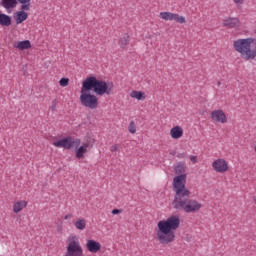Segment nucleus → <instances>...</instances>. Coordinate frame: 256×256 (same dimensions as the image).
<instances>
[{"label":"nucleus","mask_w":256,"mask_h":256,"mask_svg":"<svg viewBox=\"0 0 256 256\" xmlns=\"http://www.w3.org/2000/svg\"><path fill=\"white\" fill-rule=\"evenodd\" d=\"M130 97H132V99H137L138 101H143V99H145V93L134 90L130 93Z\"/></svg>","instance_id":"obj_20"},{"label":"nucleus","mask_w":256,"mask_h":256,"mask_svg":"<svg viewBox=\"0 0 256 256\" xmlns=\"http://www.w3.org/2000/svg\"><path fill=\"white\" fill-rule=\"evenodd\" d=\"M84 89L93 90L95 94L103 97V95H111L113 93V82L98 80L94 76L87 77L83 82Z\"/></svg>","instance_id":"obj_3"},{"label":"nucleus","mask_w":256,"mask_h":256,"mask_svg":"<svg viewBox=\"0 0 256 256\" xmlns=\"http://www.w3.org/2000/svg\"><path fill=\"white\" fill-rule=\"evenodd\" d=\"M27 17H29V14H27V12H25V10L16 12V15L14 16L16 25H21V23H23V21H27Z\"/></svg>","instance_id":"obj_13"},{"label":"nucleus","mask_w":256,"mask_h":256,"mask_svg":"<svg viewBox=\"0 0 256 256\" xmlns=\"http://www.w3.org/2000/svg\"><path fill=\"white\" fill-rule=\"evenodd\" d=\"M57 108V102L53 101L52 105L50 106L51 111H55V109Z\"/></svg>","instance_id":"obj_27"},{"label":"nucleus","mask_w":256,"mask_h":256,"mask_svg":"<svg viewBox=\"0 0 256 256\" xmlns=\"http://www.w3.org/2000/svg\"><path fill=\"white\" fill-rule=\"evenodd\" d=\"M118 43L121 49H125V47L129 45V34H125L122 38H120Z\"/></svg>","instance_id":"obj_22"},{"label":"nucleus","mask_w":256,"mask_h":256,"mask_svg":"<svg viewBox=\"0 0 256 256\" xmlns=\"http://www.w3.org/2000/svg\"><path fill=\"white\" fill-rule=\"evenodd\" d=\"M0 5L4 9H15L17 7V0H1Z\"/></svg>","instance_id":"obj_17"},{"label":"nucleus","mask_w":256,"mask_h":256,"mask_svg":"<svg viewBox=\"0 0 256 256\" xmlns=\"http://www.w3.org/2000/svg\"><path fill=\"white\" fill-rule=\"evenodd\" d=\"M190 161L192 163H197V156H190Z\"/></svg>","instance_id":"obj_29"},{"label":"nucleus","mask_w":256,"mask_h":256,"mask_svg":"<svg viewBox=\"0 0 256 256\" xmlns=\"http://www.w3.org/2000/svg\"><path fill=\"white\" fill-rule=\"evenodd\" d=\"M87 149H89V143H83L76 150V157H77V159H83V157H85V153H87Z\"/></svg>","instance_id":"obj_15"},{"label":"nucleus","mask_w":256,"mask_h":256,"mask_svg":"<svg viewBox=\"0 0 256 256\" xmlns=\"http://www.w3.org/2000/svg\"><path fill=\"white\" fill-rule=\"evenodd\" d=\"M89 91L91 90L85 88V84L82 83V88L80 90V103L87 109H97V107H99V98L94 94L89 93Z\"/></svg>","instance_id":"obj_5"},{"label":"nucleus","mask_w":256,"mask_h":256,"mask_svg":"<svg viewBox=\"0 0 256 256\" xmlns=\"http://www.w3.org/2000/svg\"><path fill=\"white\" fill-rule=\"evenodd\" d=\"M86 249L89 253H99L101 251V243L95 240H87Z\"/></svg>","instance_id":"obj_11"},{"label":"nucleus","mask_w":256,"mask_h":256,"mask_svg":"<svg viewBox=\"0 0 256 256\" xmlns=\"http://www.w3.org/2000/svg\"><path fill=\"white\" fill-rule=\"evenodd\" d=\"M0 25L2 27H9L11 25V16L0 13Z\"/></svg>","instance_id":"obj_18"},{"label":"nucleus","mask_w":256,"mask_h":256,"mask_svg":"<svg viewBox=\"0 0 256 256\" xmlns=\"http://www.w3.org/2000/svg\"><path fill=\"white\" fill-rule=\"evenodd\" d=\"M128 131L129 133H132V135H135L137 133V127L135 126V122L131 121L129 126H128Z\"/></svg>","instance_id":"obj_25"},{"label":"nucleus","mask_w":256,"mask_h":256,"mask_svg":"<svg viewBox=\"0 0 256 256\" xmlns=\"http://www.w3.org/2000/svg\"><path fill=\"white\" fill-rule=\"evenodd\" d=\"M59 83L61 87H67V85H69V78H62Z\"/></svg>","instance_id":"obj_26"},{"label":"nucleus","mask_w":256,"mask_h":256,"mask_svg":"<svg viewBox=\"0 0 256 256\" xmlns=\"http://www.w3.org/2000/svg\"><path fill=\"white\" fill-rule=\"evenodd\" d=\"M14 47L16 49H19L20 51H25V49H31V41L24 40V41L16 42L14 44Z\"/></svg>","instance_id":"obj_16"},{"label":"nucleus","mask_w":256,"mask_h":256,"mask_svg":"<svg viewBox=\"0 0 256 256\" xmlns=\"http://www.w3.org/2000/svg\"><path fill=\"white\" fill-rule=\"evenodd\" d=\"M66 253L64 256H83V247L77 236H70L67 241Z\"/></svg>","instance_id":"obj_6"},{"label":"nucleus","mask_w":256,"mask_h":256,"mask_svg":"<svg viewBox=\"0 0 256 256\" xmlns=\"http://www.w3.org/2000/svg\"><path fill=\"white\" fill-rule=\"evenodd\" d=\"M240 25L241 22L239 21V18H226L223 20V27H227L228 29H235Z\"/></svg>","instance_id":"obj_12"},{"label":"nucleus","mask_w":256,"mask_h":256,"mask_svg":"<svg viewBox=\"0 0 256 256\" xmlns=\"http://www.w3.org/2000/svg\"><path fill=\"white\" fill-rule=\"evenodd\" d=\"M175 173H176V175H179L178 177H180V175H185V176L187 177L186 174H183V173H185V165L179 163V164L175 167Z\"/></svg>","instance_id":"obj_24"},{"label":"nucleus","mask_w":256,"mask_h":256,"mask_svg":"<svg viewBox=\"0 0 256 256\" xmlns=\"http://www.w3.org/2000/svg\"><path fill=\"white\" fill-rule=\"evenodd\" d=\"M211 119L216 123H227V115L223 110H214L211 112Z\"/></svg>","instance_id":"obj_10"},{"label":"nucleus","mask_w":256,"mask_h":256,"mask_svg":"<svg viewBox=\"0 0 256 256\" xmlns=\"http://www.w3.org/2000/svg\"><path fill=\"white\" fill-rule=\"evenodd\" d=\"M123 210H119V209H114L112 210V215H119V213H122Z\"/></svg>","instance_id":"obj_28"},{"label":"nucleus","mask_w":256,"mask_h":256,"mask_svg":"<svg viewBox=\"0 0 256 256\" xmlns=\"http://www.w3.org/2000/svg\"><path fill=\"white\" fill-rule=\"evenodd\" d=\"M27 207V201H18L13 206L14 213H19L20 211H23Z\"/></svg>","instance_id":"obj_19"},{"label":"nucleus","mask_w":256,"mask_h":256,"mask_svg":"<svg viewBox=\"0 0 256 256\" xmlns=\"http://www.w3.org/2000/svg\"><path fill=\"white\" fill-rule=\"evenodd\" d=\"M75 227L76 229H78L79 231H83L85 229V227H87V222L85 221V219H78L75 222Z\"/></svg>","instance_id":"obj_23"},{"label":"nucleus","mask_w":256,"mask_h":256,"mask_svg":"<svg viewBox=\"0 0 256 256\" xmlns=\"http://www.w3.org/2000/svg\"><path fill=\"white\" fill-rule=\"evenodd\" d=\"M170 135L172 139H181V137H183V128H181V126L173 127L170 130Z\"/></svg>","instance_id":"obj_14"},{"label":"nucleus","mask_w":256,"mask_h":256,"mask_svg":"<svg viewBox=\"0 0 256 256\" xmlns=\"http://www.w3.org/2000/svg\"><path fill=\"white\" fill-rule=\"evenodd\" d=\"M160 17L161 19H164V21H176L181 24L185 23V17L171 12H161Z\"/></svg>","instance_id":"obj_8"},{"label":"nucleus","mask_w":256,"mask_h":256,"mask_svg":"<svg viewBox=\"0 0 256 256\" xmlns=\"http://www.w3.org/2000/svg\"><path fill=\"white\" fill-rule=\"evenodd\" d=\"M111 151H112V152L119 151V147H117V145H113V146L111 147Z\"/></svg>","instance_id":"obj_30"},{"label":"nucleus","mask_w":256,"mask_h":256,"mask_svg":"<svg viewBox=\"0 0 256 256\" xmlns=\"http://www.w3.org/2000/svg\"><path fill=\"white\" fill-rule=\"evenodd\" d=\"M64 219H71V214H67Z\"/></svg>","instance_id":"obj_31"},{"label":"nucleus","mask_w":256,"mask_h":256,"mask_svg":"<svg viewBox=\"0 0 256 256\" xmlns=\"http://www.w3.org/2000/svg\"><path fill=\"white\" fill-rule=\"evenodd\" d=\"M234 3H243V0H233Z\"/></svg>","instance_id":"obj_32"},{"label":"nucleus","mask_w":256,"mask_h":256,"mask_svg":"<svg viewBox=\"0 0 256 256\" xmlns=\"http://www.w3.org/2000/svg\"><path fill=\"white\" fill-rule=\"evenodd\" d=\"M21 3L22 11H29L31 9V0H16Z\"/></svg>","instance_id":"obj_21"},{"label":"nucleus","mask_w":256,"mask_h":256,"mask_svg":"<svg viewBox=\"0 0 256 256\" xmlns=\"http://www.w3.org/2000/svg\"><path fill=\"white\" fill-rule=\"evenodd\" d=\"M187 176L180 175L173 179V191L175 193L172 205L178 211H185V213H197L202 207L201 203L195 199H189L191 192L187 187Z\"/></svg>","instance_id":"obj_1"},{"label":"nucleus","mask_w":256,"mask_h":256,"mask_svg":"<svg viewBox=\"0 0 256 256\" xmlns=\"http://www.w3.org/2000/svg\"><path fill=\"white\" fill-rule=\"evenodd\" d=\"M179 225H181L179 216H171L166 220L159 221L156 237L157 241H159L161 245H169V243H173V241H175V232L173 231H177Z\"/></svg>","instance_id":"obj_2"},{"label":"nucleus","mask_w":256,"mask_h":256,"mask_svg":"<svg viewBox=\"0 0 256 256\" xmlns=\"http://www.w3.org/2000/svg\"><path fill=\"white\" fill-rule=\"evenodd\" d=\"M212 167L216 173H226L229 171V164L224 159H217L212 163Z\"/></svg>","instance_id":"obj_9"},{"label":"nucleus","mask_w":256,"mask_h":256,"mask_svg":"<svg viewBox=\"0 0 256 256\" xmlns=\"http://www.w3.org/2000/svg\"><path fill=\"white\" fill-rule=\"evenodd\" d=\"M54 147H62V149H71V147H79L81 145L80 139H73L72 137L63 138L59 141L53 142Z\"/></svg>","instance_id":"obj_7"},{"label":"nucleus","mask_w":256,"mask_h":256,"mask_svg":"<svg viewBox=\"0 0 256 256\" xmlns=\"http://www.w3.org/2000/svg\"><path fill=\"white\" fill-rule=\"evenodd\" d=\"M221 85V82H218V86H220Z\"/></svg>","instance_id":"obj_33"},{"label":"nucleus","mask_w":256,"mask_h":256,"mask_svg":"<svg viewBox=\"0 0 256 256\" xmlns=\"http://www.w3.org/2000/svg\"><path fill=\"white\" fill-rule=\"evenodd\" d=\"M255 42L253 38H244L234 41V49L240 53V57L245 61H251L256 57V51L251 49V44Z\"/></svg>","instance_id":"obj_4"}]
</instances>
